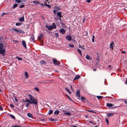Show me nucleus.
<instances>
[{
	"instance_id": "12",
	"label": "nucleus",
	"mask_w": 127,
	"mask_h": 127,
	"mask_svg": "<svg viewBox=\"0 0 127 127\" xmlns=\"http://www.w3.org/2000/svg\"><path fill=\"white\" fill-rule=\"evenodd\" d=\"M60 32L61 33L64 34L65 32V31L64 29L62 28L60 30Z\"/></svg>"
},
{
	"instance_id": "52",
	"label": "nucleus",
	"mask_w": 127,
	"mask_h": 127,
	"mask_svg": "<svg viewBox=\"0 0 127 127\" xmlns=\"http://www.w3.org/2000/svg\"><path fill=\"white\" fill-rule=\"evenodd\" d=\"M70 89H71V90H72L73 91V89L72 88V86L71 85H70Z\"/></svg>"
},
{
	"instance_id": "57",
	"label": "nucleus",
	"mask_w": 127,
	"mask_h": 127,
	"mask_svg": "<svg viewBox=\"0 0 127 127\" xmlns=\"http://www.w3.org/2000/svg\"><path fill=\"white\" fill-rule=\"evenodd\" d=\"M72 127H77L76 126L74 125H72L71 126Z\"/></svg>"
},
{
	"instance_id": "10",
	"label": "nucleus",
	"mask_w": 127,
	"mask_h": 127,
	"mask_svg": "<svg viewBox=\"0 0 127 127\" xmlns=\"http://www.w3.org/2000/svg\"><path fill=\"white\" fill-rule=\"evenodd\" d=\"M34 38L33 35H32L30 38V41L32 42H34Z\"/></svg>"
},
{
	"instance_id": "53",
	"label": "nucleus",
	"mask_w": 127,
	"mask_h": 127,
	"mask_svg": "<svg viewBox=\"0 0 127 127\" xmlns=\"http://www.w3.org/2000/svg\"><path fill=\"white\" fill-rule=\"evenodd\" d=\"M2 107L1 106H0V110L1 111L3 110V108H2Z\"/></svg>"
},
{
	"instance_id": "16",
	"label": "nucleus",
	"mask_w": 127,
	"mask_h": 127,
	"mask_svg": "<svg viewBox=\"0 0 127 127\" xmlns=\"http://www.w3.org/2000/svg\"><path fill=\"white\" fill-rule=\"evenodd\" d=\"M40 63L41 65L43 64H46V63L44 61H41L40 62Z\"/></svg>"
},
{
	"instance_id": "3",
	"label": "nucleus",
	"mask_w": 127,
	"mask_h": 127,
	"mask_svg": "<svg viewBox=\"0 0 127 127\" xmlns=\"http://www.w3.org/2000/svg\"><path fill=\"white\" fill-rule=\"evenodd\" d=\"M45 26L46 28H48V30H51L53 29H55L56 28V27L54 23H52V26L50 25L49 26H48L46 25Z\"/></svg>"
},
{
	"instance_id": "44",
	"label": "nucleus",
	"mask_w": 127,
	"mask_h": 127,
	"mask_svg": "<svg viewBox=\"0 0 127 127\" xmlns=\"http://www.w3.org/2000/svg\"><path fill=\"white\" fill-rule=\"evenodd\" d=\"M46 6L47 7L49 8H51V6L49 4H47Z\"/></svg>"
},
{
	"instance_id": "22",
	"label": "nucleus",
	"mask_w": 127,
	"mask_h": 127,
	"mask_svg": "<svg viewBox=\"0 0 127 127\" xmlns=\"http://www.w3.org/2000/svg\"><path fill=\"white\" fill-rule=\"evenodd\" d=\"M33 2L36 5L39 4V2L38 1H33Z\"/></svg>"
},
{
	"instance_id": "29",
	"label": "nucleus",
	"mask_w": 127,
	"mask_h": 127,
	"mask_svg": "<svg viewBox=\"0 0 127 127\" xmlns=\"http://www.w3.org/2000/svg\"><path fill=\"white\" fill-rule=\"evenodd\" d=\"M16 58H17L18 59V60H22V58H20V57H16Z\"/></svg>"
},
{
	"instance_id": "35",
	"label": "nucleus",
	"mask_w": 127,
	"mask_h": 127,
	"mask_svg": "<svg viewBox=\"0 0 127 127\" xmlns=\"http://www.w3.org/2000/svg\"><path fill=\"white\" fill-rule=\"evenodd\" d=\"M77 50H78V52H79V53H80V55H81V56H82V53H81V50H80L78 49H77Z\"/></svg>"
},
{
	"instance_id": "61",
	"label": "nucleus",
	"mask_w": 127,
	"mask_h": 127,
	"mask_svg": "<svg viewBox=\"0 0 127 127\" xmlns=\"http://www.w3.org/2000/svg\"><path fill=\"white\" fill-rule=\"evenodd\" d=\"M89 123L91 124H93V122L91 121H89Z\"/></svg>"
},
{
	"instance_id": "30",
	"label": "nucleus",
	"mask_w": 127,
	"mask_h": 127,
	"mask_svg": "<svg viewBox=\"0 0 127 127\" xmlns=\"http://www.w3.org/2000/svg\"><path fill=\"white\" fill-rule=\"evenodd\" d=\"M105 120L106 122L107 125H108L109 124V121L107 118H105Z\"/></svg>"
},
{
	"instance_id": "11",
	"label": "nucleus",
	"mask_w": 127,
	"mask_h": 127,
	"mask_svg": "<svg viewBox=\"0 0 127 127\" xmlns=\"http://www.w3.org/2000/svg\"><path fill=\"white\" fill-rule=\"evenodd\" d=\"M22 43L23 46L25 48V49H26V45L25 41L24 40H23L22 41Z\"/></svg>"
},
{
	"instance_id": "41",
	"label": "nucleus",
	"mask_w": 127,
	"mask_h": 127,
	"mask_svg": "<svg viewBox=\"0 0 127 127\" xmlns=\"http://www.w3.org/2000/svg\"><path fill=\"white\" fill-rule=\"evenodd\" d=\"M94 38H95V36L94 35L93 36V39H92V41L93 42H94Z\"/></svg>"
},
{
	"instance_id": "38",
	"label": "nucleus",
	"mask_w": 127,
	"mask_h": 127,
	"mask_svg": "<svg viewBox=\"0 0 127 127\" xmlns=\"http://www.w3.org/2000/svg\"><path fill=\"white\" fill-rule=\"evenodd\" d=\"M21 24V23H17L16 24V25L17 26H19Z\"/></svg>"
},
{
	"instance_id": "36",
	"label": "nucleus",
	"mask_w": 127,
	"mask_h": 127,
	"mask_svg": "<svg viewBox=\"0 0 127 127\" xmlns=\"http://www.w3.org/2000/svg\"><path fill=\"white\" fill-rule=\"evenodd\" d=\"M11 127H24L21 126H20L18 125L17 126H12Z\"/></svg>"
},
{
	"instance_id": "54",
	"label": "nucleus",
	"mask_w": 127,
	"mask_h": 127,
	"mask_svg": "<svg viewBox=\"0 0 127 127\" xmlns=\"http://www.w3.org/2000/svg\"><path fill=\"white\" fill-rule=\"evenodd\" d=\"M84 47V46L83 45V47H82V48H81L82 49L84 50L85 49V48Z\"/></svg>"
},
{
	"instance_id": "45",
	"label": "nucleus",
	"mask_w": 127,
	"mask_h": 127,
	"mask_svg": "<svg viewBox=\"0 0 127 127\" xmlns=\"http://www.w3.org/2000/svg\"><path fill=\"white\" fill-rule=\"evenodd\" d=\"M24 5H20L19 6V7L20 8H22L23 7H24Z\"/></svg>"
},
{
	"instance_id": "40",
	"label": "nucleus",
	"mask_w": 127,
	"mask_h": 127,
	"mask_svg": "<svg viewBox=\"0 0 127 127\" xmlns=\"http://www.w3.org/2000/svg\"><path fill=\"white\" fill-rule=\"evenodd\" d=\"M68 45L69 46L72 47H74V45L72 44H69Z\"/></svg>"
},
{
	"instance_id": "26",
	"label": "nucleus",
	"mask_w": 127,
	"mask_h": 127,
	"mask_svg": "<svg viewBox=\"0 0 127 127\" xmlns=\"http://www.w3.org/2000/svg\"><path fill=\"white\" fill-rule=\"evenodd\" d=\"M75 77H76V79L78 80L80 77V76L79 75H76Z\"/></svg>"
},
{
	"instance_id": "37",
	"label": "nucleus",
	"mask_w": 127,
	"mask_h": 127,
	"mask_svg": "<svg viewBox=\"0 0 127 127\" xmlns=\"http://www.w3.org/2000/svg\"><path fill=\"white\" fill-rule=\"evenodd\" d=\"M114 44V42L113 41H112V50L113 49V45Z\"/></svg>"
},
{
	"instance_id": "46",
	"label": "nucleus",
	"mask_w": 127,
	"mask_h": 127,
	"mask_svg": "<svg viewBox=\"0 0 127 127\" xmlns=\"http://www.w3.org/2000/svg\"><path fill=\"white\" fill-rule=\"evenodd\" d=\"M57 11V10H53V11L54 12V13L55 14H56V11Z\"/></svg>"
},
{
	"instance_id": "9",
	"label": "nucleus",
	"mask_w": 127,
	"mask_h": 127,
	"mask_svg": "<svg viewBox=\"0 0 127 127\" xmlns=\"http://www.w3.org/2000/svg\"><path fill=\"white\" fill-rule=\"evenodd\" d=\"M66 38L68 41H70L72 39L70 35H67L66 37Z\"/></svg>"
},
{
	"instance_id": "14",
	"label": "nucleus",
	"mask_w": 127,
	"mask_h": 127,
	"mask_svg": "<svg viewBox=\"0 0 127 127\" xmlns=\"http://www.w3.org/2000/svg\"><path fill=\"white\" fill-rule=\"evenodd\" d=\"M27 115L29 117L31 118H33V116L32 115L31 113H28L27 114Z\"/></svg>"
},
{
	"instance_id": "23",
	"label": "nucleus",
	"mask_w": 127,
	"mask_h": 127,
	"mask_svg": "<svg viewBox=\"0 0 127 127\" xmlns=\"http://www.w3.org/2000/svg\"><path fill=\"white\" fill-rule=\"evenodd\" d=\"M59 113V111L58 110H56L54 112V114L55 115H58Z\"/></svg>"
},
{
	"instance_id": "15",
	"label": "nucleus",
	"mask_w": 127,
	"mask_h": 127,
	"mask_svg": "<svg viewBox=\"0 0 127 127\" xmlns=\"http://www.w3.org/2000/svg\"><path fill=\"white\" fill-rule=\"evenodd\" d=\"M57 16L59 17H61L62 16L61 15L62 14L60 12H58L57 13Z\"/></svg>"
},
{
	"instance_id": "34",
	"label": "nucleus",
	"mask_w": 127,
	"mask_h": 127,
	"mask_svg": "<svg viewBox=\"0 0 127 127\" xmlns=\"http://www.w3.org/2000/svg\"><path fill=\"white\" fill-rule=\"evenodd\" d=\"M15 1L18 3H20L21 2V1L20 0H15Z\"/></svg>"
},
{
	"instance_id": "18",
	"label": "nucleus",
	"mask_w": 127,
	"mask_h": 127,
	"mask_svg": "<svg viewBox=\"0 0 127 127\" xmlns=\"http://www.w3.org/2000/svg\"><path fill=\"white\" fill-rule=\"evenodd\" d=\"M25 75L27 78H28L29 77V75L27 72V71L25 72Z\"/></svg>"
},
{
	"instance_id": "7",
	"label": "nucleus",
	"mask_w": 127,
	"mask_h": 127,
	"mask_svg": "<svg viewBox=\"0 0 127 127\" xmlns=\"http://www.w3.org/2000/svg\"><path fill=\"white\" fill-rule=\"evenodd\" d=\"M43 37V35L42 33L40 34L38 36V40L40 41L42 40V38Z\"/></svg>"
},
{
	"instance_id": "24",
	"label": "nucleus",
	"mask_w": 127,
	"mask_h": 127,
	"mask_svg": "<svg viewBox=\"0 0 127 127\" xmlns=\"http://www.w3.org/2000/svg\"><path fill=\"white\" fill-rule=\"evenodd\" d=\"M53 112V111L52 110H49L48 112V114L49 115H50Z\"/></svg>"
},
{
	"instance_id": "25",
	"label": "nucleus",
	"mask_w": 127,
	"mask_h": 127,
	"mask_svg": "<svg viewBox=\"0 0 127 127\" xmlns=\"http://www.w3.org/2000/svg\"><path fill=\"white\" fill-rule=\"evenodd\" d=\"M64 114H65L67 115L70 116L71 115V114L70 112H66L64 113Z\"/></svg>"
},
{
	"instance_id": "47",
	"label": "nucleus",
	"mask_w": 127,
	"mask_h": 127,
	"mask_svg": "<svg viewBox=\"0 0 127 127\" xmlns=\"http://www.w3.org/2000/svg\"><path fill=\"white\" fill-rule=\"evenodd\" d=\"M67 97H68V98L70 100H71V101H72V99H71V98H70V97L68 96V95H67Z\"/></svg>"
},
{
	"instance_id": "62",
	"label": "nucleus",
	"mask_w": 127,
	"mask_h": 127,
	"mask_svg": "<svg viewBox=\"0 0 127 127\" xmlns=\"http://www.w3.org/2000/svg\"><path fill=\"white\" fill-rule=\"evenodd\" d=\"M79 47L81 48H82V46H81L80 45H79Z\"/></svg>"
},
{
	"instance_id": "17",
	"label": "nucleus",
	"mask_w": 127,
	"mask_h": 127,
	"mask_svg": "<svg viewBox=\"0 0 127 127\" xmlns=\"http://www.w3.org/2000/svg\"><path fill=\"white\" fill-rule=\"evenodd\" d=\"M65 89L68 92V93L69 94H71V92L70 90L69 89L67 88H65Z\"/></svg>"
},
{
	"instance_id": "64",
	"label": "nucleus",
	"mask_w": 127,
	"mask_h": 127,
	"mask_svg": "<svg viewBox=\"0 0 127 127\" xmlns=\"http://www.w3.org/2000/svg\"><path fill=\"white\" fill-rule=\"evenodd\" d=\"M76 77H75V78H74L73 79V80L74 81L75 80H76Z\"/></svg>"
},
{
	"instance_id": "51",
	"label": "nucleus",
	"mask_w": 127,
	"mask_h": 127,
	"mask_svg": "<svg viewBox=\"0 0 127 127\" xmlns=\"http://www.w3.org/2000/svg\"><path fill=\"white\" fill-rule=\"evenodd\" d=\"M50 120L52 121H54V120L53 118H51L50 119Z\"/></svg>"
},
{
	"instance_id": "32",
	"label": "nucleus",
	"mask_w": 127,
	"mask_h": 127,
	"mask_svg": "<svg viewBox=\"0 0 127 127\" xmlns=\"http://www.w3.org/2000/svg\"><path fill=\"white\" fill-rule=\"evenodd\" d=\"M55 34L56 36V37L57 38L59 37V35L58 33H55Z\"/></svg>"
},
{
	"instance_id": "4",
	"label": "nucleus",
	"mask_w": 127,
	"mask_h": 127,
	"mask_svg": "<svg viewBox=\"0 0 127 127\" xmlns=\"http://www.w3.org/2000/svg\"><path fill=\"white\" fill-rule=\"evenodd\" d=\"M12 30L14 31H15L16 32H15L16 33H22L24 32V31L22 30L21 29H18L16 28H14L11 29Z\"/></svg>"
},
{
	"instance_id": "42",
	"label": "nucleus",
	"mask_w": 127,
	"mask_h": 127,
	"mask_svg": "<svg viewBox=\"0 0 127 127\" xmlns=\"http://www.w3.org/2000/svg\"><path fill=\"white\" fill-rule=\"evenodd\" d=\"M0 40H1V41H3V37L2 36H1L0 38Z\"/></svg>"
},
{
	"instance_id": "5",
	"label": "nucleus",
	"mask_w": 127,
	"mask_h": 127,
	"mask_svg": "<svg viewBox=\"0 0 127 127\" xmlns=\"http://www.w3.org/2000/svg\"><path fill=\"white\" fill-rule=\"evenodd\" d=\"M24 102H27L25 104V106L26 107H29L30 104H31V102L28 99H25Z\"/></svg>"
},
{
	"instance_id": "2",
	"label": "nucleus",
	"mask_w": 127,
	"mask_h": 127,
	"mask_svg": "<svg viewBox=\"0 0 127 127\" xmlns=\"http://www.w3.org/2000/svg\"><path fill=\"white\" fill-rule=\"evenodd\" d=\"M3 44L0 43V54L4 55V53L6 52V50L3 48Z\"/></svg>"
},
{
	"instance_id": "33",
	"label": "nucleus",
	"mask_w": 127,
	"mask_h": 127,
	"mask_svg": "<svg viewBox=\"0 0 127 127\" xmlns=\"http://www.w3.org/2000/svg\"><path fill=\"white\" fill-rule=\"evenodd\" d=\"M10 116L13 119H15V117L13 115H10Z\"/></svg>"
},
{
	"instance_id": "13",
	"label": "nucleus",
	"mask_w": 127,
	"mask_h": 127,
	"mask_svg": "<svg viewBox=\"0 0 127 127\" xmlns=\"http://www.w3.org/2000/svg\"><path fill=\"white\" fill-rule=\"evenodd\" d=\"M19 20V21L21 22L24 21V16H23V17L20 18Z\"/></svg>"
},
{
	"instance_id": "50",
	"label": "nucleus",
	"mask_w": 127,
	"mask_h": 127,
	"mask_svg": "<svg viewBox=\"0 0 127 127\" xmlns=\"http://www.w3.org/2000/svg\"><path fill=\"white\" fill-rule=\"evenodd\" d=\"M10 106L11 107H12L13 108H14V106L12 104H10Z\"/></svg>"
},
{
	"instance_id": "56",
	"label": "nucleus",
	"mask_w": 127,
	"mask_h": 127,
	"mask_svg": "<svg viewBox=\"0 0 127 127\" xmlns=\"http://www.w3.org/2000/svg\"><path fill=\"white\" fill-rule=\"evenodd\" d=\"M125 84L127 85V79L125 81Z\"/></svg>"
},
{
	"instance_id": "21",
	"label": "nucleus",
	"mask_w": 127,
	"mask_h": 127,
	"mask_svg": "<svg viewBox=\"0 0 127 127\" xmlns=\"http://www.w3.org/2000/svg\"><path fill=\"white\" fill-rule=\"evenodd\" d=\"M97 98L99 99H101L103 98V97L102 96H96Z\"/></svg>"
},
{
	"instance_id": "27",
	"label": "nucleus",
	"mask_w": 127,
	"mask_h": 127,
	"mask_svg": "<svg viewBox=\"0 0 127 127\" xmlns=\"http://www.w3.org/2000/svg\"><path fill=\"white\" fill-rule=\"evenodd\" d=\"M18 4H14L13 5V8L14 9L15 8H16Z\"/></svg>"
},
{
	"instance_id": "63",
	"label": "nucleus",
	"mask_w": 127,
	"mask_h": 127,
	"mask_svg": "<svg viewBox=\"0 0 127 127\" xmlns=\"http://www.w3.org/2000/svg\"><path fill=\"white\" fill-rule=\"evenodd\" d=\"M122 53H126V52H125V51H122Z\"/></svg>"
},
{
	"instance_id": "55",
	"label": "nucleus",
	"mask_w": 127,
	"mask_h": 127,
	"mask_svg": "<svg viewBox=\"0 0 127 127\" xmlns=\"http://www.w3.org/2000/svg\"><path fill=\"white\" fill-rule=\"evenodd\" d=\"M88 111L89 112H94V111H92V110H89Z\"/></svg>"
},
{
	"instance_id": "31",
	"label": "nucleus",
	"mask_w": 127,
	"mask_h": 127,
	"mask_svg": "<svg viewBox=\"0 0 127 127\" xmlns=\"http://www.w3.org/2000/svg\"><path fill=\"white\" fill-rule=\"evenodd\" d=\"M81 99L83 101H85L86 99L84 97L82 96L81 97Z\"/></svg>"
},
{
	"instance_id": "49",
	"label": "nucleus",
	"mask_w": 127,
	"mask_h": 127,
	"mask_svg": "<svg viewBox=\"0 0 127 127\" xmlns=\"http://www.w3.org/2000/svg\"><path fill=\"white\" fill-rule=\"evenodd\" d=\"M124 102L126 104H127V99H126L125 100Z\"/></svg>"
},
{
	"instance_id": "39",
	"label": "nucleus",
	"mask_w": 127,
	"mask_h": 127,
	"mask_svg": "<svg viewBox=\"0 0 127 127\" xmlns=\"http://www.w3.org/2000/svg\"><path fill=\"white\" fill-rule=\"evenodd\" d=\"M34 89L35 91H37L38 92L39 91V89L38 88H37V87H35L34 88Z\"/></svg>"
},
{
	"instance_id": "58",
	"label": "nucleus",
	"mask_w": 127,
	"mask_h": 127,
	"mask_svg": "<svg viewBox=\"0 0 127 127\" xmlns=\"http://www.w3.org/2000/svg\"><path fill=\"white\" fill-rule=\"evenodd\" d=\"M15 100L16 102H17L18 101L17 99L16 98H15Z\"/></svg>"
},
{
	"instance_id": "6",
	"label": "nucleus",
	"mask_w": 127,
	"mask_h": 127,
	"mask_svg": "<svg viewBox=\"0 0 127 127\" xmlns=\"http://www.w3.org/2000/svg\"><path fill=\"white\" fill-rule=\"evenodd\" d=\"M53 62L54 64L56 65H59L60 64V63L59 62L56 60L53 59Z\"/></svg>"
},
{
	"instance_id": "20",
	"label": "nucleus",
	"mask_w": 127,
	"mask_h": 127,
	"mask_svg": "<svg viewBox=\"0 0 127 127\" xmlns=\"http://www.w3.org/2000/svg\"><path fill=\"white\" fill-rule=\"evenodd\" d=\"M10 14V13L8 12H6L5 13H2V14L1 15L2 16H3L4 15H8Z\"/></svg>"
},
{
	"instance_id": "48",
	"label": "nucleus",
	"mask_w": 127,
	"mask_h": 127,
	"mask_svg": "<svg viewBox=\"0 0 127 127\" xmlns=\"http://www.w3.org/2000/svg\"><path fill=\"white\" fill-rule=\"evenodd\" d=\"M91 0H86V1L88 3H90Z\"/></svg>"
},
{
	"instance_id": "1",
	"label": "nucleus",
	"mask_w": 127,
	"mask_h": 127,
	"mask_svg": "<svg viewBox=\"0 0 127 127\" xmlns=\"http://www.w3.org/2000/svg\"><path fill=\"white\" fill-rule=\"evenodd\" d=\"M28 97L29 98L28 99L31 103V104H33L35 105L37 104L38 101L37 99L33 97L31 94H28Z\"/></svg>"
},
{
	"instance_id": "59",
	"label": "nucleus",
	"mask_w": 127,
	"mask_h": 127,
	"mask_svg": "<svg viewBox=\"0 0 127 127\" xmlns=\"http://www.w3.org/2000/svg\"><path fill=\"white\" fill-rule=\"evenodd\" d=\"M44 4L45 5H46V6L47 5V4H46V1L44 3Z\"/></svg>"
},
{
	"instance_id": "28",
	"label": "nucleus",
	"mask_w": 127,
	"mask_h": 127,
	"mask_svg": "<svg viewBox=\"0 0 127 127\" xmlns=\"http://www.w3.org/2000/svg\"><path fill=\"white\" fill-rule=\"evenodd\" d=\"M106 105L108 107H111V104L110 103H107L106 104Z\"/></svg>"
},
{
	"instance_id": "8",
	"label": "nucleus",
	"mask_w": 127,
	"mask_h": 127,
	"mask_svg": "<svg viewBox=\"0 0 127 127\" xmlns=\"http://www.w3.org/2000/svg\"><path fill=\"white\" fill-rule=\"evenodd\" d=\"M76 95L78 97H80V91L79 90H78L76 92Z\"/></svg>"
},
{
	"instance_id": "19",
	"label": "nucleus",
	"mask_w": 127,
	"mask_h": 127,
	"mask_svg": "<svg viewBox=\"0 0 127 127\" xmlns=\"http://www.w3.org/2000/svg\"><path fill=\"white\" fill-rule=\"evenodd\" d=\"M85 58L87 59L88 60H91V59L90 58V56L88 55H86Z\"/></svg>"
},
{
	"instance_id": "43",
	"label": "nucleus",
	"mask_w": 127,
	"mask_h": 127,
	"mask_svg": "<svg viewBox=\"0 0 127 127\" xmlns=\"http://www.w3.org/2000/svg\"><path fill=\"white\" fill-rule=\"evenodd\" d=\"M107 116L108 117H109L111 116V113H110L107 114Z\"/></svg>"
},
{
	"instance_id": "60",
	"label": "nucleus",
	"mask_w": 127,
	"mask_h": 127,
	"mask_svg": "<svg viewBox=\"0 0 127 127\" xmlns=\"http://www.w3.org/2000/svg\"><path fill=\"white\" fill-rule=\"evenodd\" d=\"M110 48H111V43H110Z\"/></svg>"
}]
</instances>
